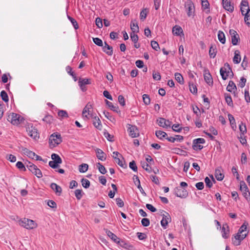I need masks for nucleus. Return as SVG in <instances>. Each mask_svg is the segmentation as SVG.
<instances>
[{
	"mask_svg": "<svg viewBox=\"0 0 250 250\" xmlns=\"http://www.w3.org/2000/svg\"><path fill=\"white\" fill-rule=\"evenodd\" d=\"M171 220V218L169 214L166 212L163 214V218L161 221V224L162 226L164 228L166 229V227L169 221Z\"/></svg>",
	"mask_w": 250,
	"mask_h": 250,
	"instance_id": "ddd939ff",
	"label": "nucleus"
},
{
	"mask_svg": "<svg viewBox=\"0 0 250 250\" xmlns=\"http://www.w3.org/2000/svg\"><path fill=\"white\" fill-rule=\"evenodd\" d=\"M27 168L33 174L35 175L37 177L40 178L42 177V173L40 169L37 167L32 163L29 162L26 165Z\"/></svg>",
	"mask_w": 250,
	"mask_h": 250,
	"instance_id": "39448f33",
	"label": "nucleus"
},
{
	"mask_svg": "<svg viewBox=\"0 0 250 250\" xmlns=\"http://www.w3.org/2000/svg\"><path fill=\"white\" fill-rule=\"evenodd\" d=\"M175 80L181 84H184V79L182 75L179 73H176L175 74Z\"/></svg>",
	"mask_w": 250,
	"mask_h": 250,
	"instance_id": "4c0bfd02",
	"label": "nucleus"
},
{
	"mask_svg": "<svg viewBox=\"0 0 250 250\" xmlns=\"http://www.w3.org/2000/svg\"><path fill=\"white\" fill-rule=\"evenodd\" d=\"M59 164H60V163H59L58 162L51 161L49 162V166L53 168H57Z\"/></svg>",
	"mask_w": 250,
	"mask_h": 250,
	"instance_id": "338daca9",
	"label": "nucleus"
},
{
	"mask_svg": "<svg viewBox=\"0 0 250 250\" xmlns=\"http://www.w3.org/2000/svg\"><path fill=\"white\" fill-rule=\"evenodd\" d=\"M247 236V234H241L237 233L232 238V243L235 246H239L240 245L241 241H242Z\"/></svg>",
	"mask_w": 250,
	"mask_h": 250,
	"instance_id": "9d476101",
	"label": "nucleus"
},
{
	"mask_svg": "<svg viewBox=\"0 0 250 250\" xmlns=\"http://www.w3.org/2000/svg\"><path fill=\"white\" fill-rule=\"evenodd\" d=\"M127 131L129 135L132 138H136L139 136V131L137 127L130 124L127 125Z\"/></svg>",
	"mask_w": 250,
	"mask_h": 250,
	"instance_id": "1a4fd4ad",
	"label": "nucleus"
},
{
	"mask_svg": "<svg viewBox=\"0 0 250 250\" xmlns=\"http://www.w3.org/2000/svg\"><path fill=\"white\" fill-rule=\"evenodd\" d=\"M19 224L20 226L29 229H35L37 227V224L35 221L25 218L20 220Z\"/></svg>",
	"mask_w": 250,
	"mask_h": 250,
	"instance_id": "f03ea898",
	"label": "nucleus"
},
{
	"mask_svg": "<svg viewBox=\"0 0 250 250\" xmlns=\"http://www.w3.org/2000/svg\"><path fill=\"white\" fill-rule=\"evenodd\" d=\"M241 61V57L240 52L236 50L234 52V56L233 59V62L234 63H239Z\"/></svg>",
	"mask_w": 250,
	"mask_h": 250,
	"instance_id": "cd10ccee",
	"label": "nucleus"
},
{
	"mask_svg": "<svg viewBox=\"0 0 250 250\" xmlns=\"http://www.w3.org/2000/svg\"><path fill=\"white\" fill-rule=\"evenodd\" d=\"M93 42L99 46H103L104 44L102 40L99 38H93Z\"/></svg>",
	"mask_w": 250,
	"mask_h": 250,
	"instance_id": "c03bdc74",
	"label": "nucleus"
},
{
	"mask_svg": "<svg viewBox=\"0 0 250 250\" xmlns=\"http://www.w3.org/2000/svg\"><path fill=\"white\" fill-rule=\"evenodd\" d=\"M0 96L1 97L2 100L5 102H7L9 101L8 96L7 94L4 90L1 91L0 93Z\"/></svg>",
	"mask_w": 250,
	"mask_h": 250,
	"instance_id": "a18cd8bd",
	"label": "nucleus"
},
{
	"mask_svg": "<svg viewBox=\"0 0 250 250\" xmlns=\"http://www.w3.org/2000/svg\"><path fill=\"white\" fill-rule=\"evenodd\" d=\"M143 101L145 104L148 105L150 103V99L149 96L147 94H144L143 95Z\"/></svg>",
	"mask_w": 250,
	"mask_h": 250,
	"instance_id": "864d4df0",
	"label": "nucleus"
},
{
	"mask_svg": "<svg viewBox=\"0 0 250 250\" xmlns=\"http://www.w3.org/2000/svg\"><path fill=\"white\" fill-rule=\"evenodd\" d=\"M22 119L23 118L19 114L14 113H11L7 117L8 121L14 125H18L20 124L21 122Z\"/></svg>",
	"mask_w": 250,
	"mask_h": 250,
	"instance_id": "7ed1b4c3",
	"label": "nucleus"
},
{
	"mask_svg": "<svg viewBox=\"0 0 250 250\" xmlns=\"http://www.w3.org/2000/svg\"><path fill=\"white\" fill-rule=\"evenodd\" d=\"M166 119L163 118H160L158 120H157L158 125L161 127H165V122Z\"/></svg>",
	"mask_w": 250,
	"mask_h": 250,
	"instance_id": "052dcab7",
	"label": "nucleus"
},
{
	"mask_svg": "<svg viewBox=\"0 0 250 250\" xmlns=\"http://www.w3.org/2000/svg\"><path fill=\"white\" fill-rule=\"evenodd\" d=\"M239 189L247 200L250 199V191L249 188H239Z\"/></svg>",
	"mask_w": 250,
	"mask_h": 250,
	"instance_id": "c85d7f7f",
	"label": "nucleus"
},
{
	"mask_svg": "<svg viewBox=\"0 0 250 250\" xmlns=\"http://www.w3.org/2000/svg\"><path fill=\"white\" fill-rule=\"evenodd\" d=\"M67 18L69 20V21L72 23V25H73L74 28L75 29H77L79 28L78 24L76 21L73 19V18L70 17L69 15H67Z\"/></svg>",
	"mask_w": 250,
	"mask_h": 250,
	"instance_id": "49530a36",
	"label": "nucleus"
},
{
	"mask_svg": "<svg viewBox=\"0 0 250 250\" xmlns=\"http://www.w3.org/2000/svg\"><path fill=\"white\" fill-rule=\"evenodd\" d=\"M188 16L189 17H193L194 14V5L190 0H187L185 5Z\"/></svg>",
	"mask_w": 250,
	"mask_h": 250,
	"instance_id": "423d86ee",
	"label": "nucleus"
},
{
	"mask_svg": "<svg viewBox=\"0 0 250 250\" xmlns=\"http://www.w3.org/2000/svg\"><path fill=\"white\" fill-rule=\"evenodd\" d=\"M115 161L118 164L120 167H126V165L125 163V161L124 158L123 159L122 158H115Z\"/></svg>",
	"mask_w": 250,
	"mask_h": 250,
	"instance_id": "473e14b6",
	"label": "nucleus"
},
{
	"mask_svg": "<svg viewBox=\"0 0 250 250\" xmlns=\"http://www.w3.org/2000/svg\"><path fill=\"white\" fill-rule=\"evenodd\" d=\"M97 167L98 168L99 171L102 174H105L106 172V170L105 168L101 163H97Z\"/></svg>",
	"mask_w": 250,
	"mask_h": 250,
	"instance_id": "79ce46f5",
	"label": "nucleus"
},
{
	"mask_svg": "<svg viewBox=\"0 0 250 250\" xmlns=\"http://www.w3.org/2000/svg\"><path fill=\"white\" fill-rule=\"evenodd\" d=\"M46 202L47 205L51 208H56L57 207L56 203L53 200H47L45 201Z\"/></svg>",
	"mask_w": 250,
	"mask_h": 250,
	"instance_id": "6e6d98bb",
	"label": "nucleus"
},
{
	"mask_svg": "<svg viewBox=\"0 0 250 250\" xmlns=\"http://www.w3.org/2000/svg\"><path fill=\"white\" fill-rule=\"evenodd\" d=\"M142 224L144 227H147L150 224L149 220L147 218H143L141 221Z\"/></svg>",
	"mask_w": 250,
	"mask_h": 250,
	"instance_id": "774afa93",
	"label": "nucleus"
},
{
	"mask_svg": "<svg viewBox=\"0 0 250 250\" xmlns=\"http://www.w3.org/2000/svg\"><path fill=\"white\" fill-rule=\"evenodd\" d=\"M27 131L28 132V134L29 135V136H30L33 139L36 140L37 138H39L38 130L36 128L33 126L29 127L27 129Z\"/></svg>",
	"mask_w": 250,
	"mask_h": 250,
	"instance_id": "9b49d317",
	"label": "nucleus"
},
{
	"mask_svg": "<svg viewBox=\"0 0 250 250\" xmlns=\"http://www.w3.org/2000/svg\"><path fill=\"white\" fill-rule=\"evenodd\" d=\"M189 89L191 93L195 94L197 92V89L195 85H194L193 84H189Z\"/></svg>",
	"mask_w": 250,
	"mask_h": 250,
	"instance_id": "0e129e2a",
	"label": "nucleus"
},
{
	"mask_svg": "<svg viewBox=\"0 0 250 250\" xmlns=\"http://www.w3.org/2000/svg\"><path fill=\"white\" fill-rule=\"evenodd\" d=\"M234 89H236V86L233 81H230L227 87V90L228 91L231 92Z\"/></svg>",
	"mask_w": 250,
	"mask_h": 250,
	"instance_id": "7c9ffc66",
	"label": "nucleus"
},
{
	"mask_svg": "<svg viewBox=\"0 0 250 250\" xmlns=\"http://www.w3.org/2000/svg\"><path fill=\"white\" fill-rule=\"evenodd\" d=\"M214 175L216 179L218 181H222L224 179V175L221 167H218L215 169Z\"/></svg>",
	"mask_w": 250,
	"mask_h": 250,
	"instance_id": "a211bd4d",
	"label": "nucleus"
},
{
	"mask_svg": "<svg viewBox=\"0 0 250 250\" xmlns=\"http://www.w3.org/2000/svg\"><path fill=\"white\" fill-rule=\"evenodd\" d=\"M183 30L182 28L178 25H175L173 27L172 32L174 35L176 36L180 35V33H182Z\"/></svg>",
	"mask_w": 250,
	"mask_h": 250,
	"instance_id": "c756f323",
	"label": "nucleus"
},
{
	"mask_svg": "<svg viewBox=\"0 0 250 250\" xmlns=\"http://www.w3.org/2000/svg\"><path fill=\"white\" fill-rule=\"evenodd\" d=\"M129 167L132 169L134 171L137 170V167L134 161H132L129 163Z\"/></svg>",
	"mask_w": 250,
	"mask_h": 250,
	"instance_id": "e2e57ef3",
	"label": "nucleus"
},
{
	"mask_svg": "<svg viewBox=\"0 0 250 250\" xmlns=\"http://www.w3.org/2000/svg\"><path fill=\"white\" fill-rule=\"evenodd\" d=\"M225 98L227 104L229 106H231L232 105V100L231 96L227 94H225Z\"/></svg>",
	"mask_w": 250,
	"mask_h": 250,
	"instance_id": "09e8293b",
	"label": "nucleus"
},
{
	"mask_svg": "<svg viewBox=\"0 0 250 250\" xmlns=\"http://www.w3.org/2000/svg\"><path fill=\"white\" fill-rule=\"evenodd\" d=\"M183 137L179 135H176L174 137H167L166 138L167 140L172 143H174L175 141L180 142L183 140Z\"/></svg>",
	"mask_w": 250,
	"mask_h": 250,
	"instance_id": "4be33fe9",
	"label": "nucleus"
},
{
	"mask_svg": "<svg viewBox=\"0 0 250 250\" xmlns=\"http://www.w3.org/2000/svg\"><path fill=\"white\" fill-rule=\"evenodd\" d=\"M93 124L95 127H96L98 129H101V121L98 117L96 116L94 117Z\"/></svg>",
	"mask_w": 250,
	"mask_h": 250,
	"instance_id": "72a5a7b5",
	"label": "nucleus"
},
{
	"mask_svg": "<svg viewBox=\"0 0 250 250\" xmlns=\"http://www.w3.org/2000/svg\"><path fill=\"white\" fill-rule=\"evenodd\" d=\"M174 189V193L177 197L185 198L188 195V192L186 188H175Z\"/></svg>",
	"mask_w": 250,
	"mask_h": 250,
	"instance_id": "f8f14e48",
	"label": "nucleus"
},
{
	"mask_svg": "<svg viewBox=\"0 0 250 250\" xmlns=\"http://www.w3.org/2000/svg\"><path fill=\"white\" fill-rule=\"evenodd\" d=\"M42 121L45 122H46V123H47L50 124L53 121V117H52V116H51L50 115H46L42 119Z\"/></svg>",
	"mask_w": 250,
	"mask_h": 250,
	"instance_id": "4d7b16f0",
	"label": "nucleus"
},
{
	"mask_svg": "<svg viewBox=\"0 0 250 250\" xmlns=\"http://www.w3.org/2000/svg\"><path fill=\"white\" fill-rule=\"evenodd\" d=\"M49 141L50 146L54 147L62 142L61 135L57 133H53L49 137Z\"/></svg>",
	"mask_w": 250,
	"mask_h": 250,
	"instance_id": "20e7f679",
	"label": "nucleus"
},
{
	"mask_svg": "<svg viewBox=\"0 0 250 250\" xmlns=\"http://www.w3.org/2000/svg\"><path fill=\"white\" fill-rule=\"evenodd\" d=\"M88 166L86 164H83L79 166V170L80 172L84 173L88 169Z\"/></svg>",
	"mask_w": 250,
	"mask_h": 250,
	"instance_id": "ea45409f",
	"label": "nucleus"
},
{
	"mask_svg": "<svg viewBox=\"0 0 250 250\" xmlns=\"http://www.w3.org/2000/svg\"><path fill=\"white\" fill-rule=\"evenodd\" d=\"M141 165L142 167L146 171L148 172H150L151 171V167L146 162H141Z\"/></svg>",
	"mask_w": 250,
	"mask_h": 250,
	"instance_id": "3c124183",
	"label": "nucleus"
},
{
	"mask_svg": "<svg viewBox=\"0 0 250 250\" xmlns=\"http://www.w3.org/2000/svg\"><path fill=\"white\" fill-rule=\"evenodd\" d=\"M133 181H134V184H135V186L137 187V188H142L141 186L140 180L138 179V177L137 176H134Z\"/></svg>",
	"mask_w": 250,
	"mask_h": 250,
	"instance_id": "69168bd1",
	"label": "nucleus"
},
{
	"mask_svg": "<svg viewBox=\"0 0 250 250\" xmlns=\"http://www.w3.org/2000/svg\"><path fill=\"white\" fill-rule=\"evenodd\" d=\"M156 136L160 139H163V138H166L167 136V134L163 131L158 130L155 132Z\"/></svg>",
	"mask_w": 250,
	"mask_h": 250,
	"instance_id": "2f4dec72",
	"label": "nucleus"
},
{
	"mask_svg": "<svg viewBox=\"0 0 250 250\" xmlns=\"http://www.w3.org/2000/svg\"><path fill=\"white\" fill-rule=\"evenodd\" d=\"M22 151H23V153L27 155L28 157L32 159H34V158H35V153L31 151V150H29V149H28L27 148H24L22 149Z\"/></svg>",
	"mask_w": 250,
	"mask_h": 250,
	"instance_id": "393cba45",
	"label": "nucleus"
},
{
	"mask_svg": "<svg viewBox=\"0 0 250 250\" xmlns=\"http://www.w3.org/2000/svg\"><path fill=\"white\" fill-rule=\"evenodd\" d=\"M104 45H103V51L109 56H111L113 54L112 47L109 46L106 42H104Z\"/></svg>",
	"mask_w": 250,
	"mask_h": 250,
	"instance_id": "aec40b11",
	"label": "nucleus"
},
{
	"mask_svg": "<svg viewBox=\"0 0 250 250\" xmlns=\"http://www.w3.org/2000/svg\"><path fill=\"white\" fill-rule=\"evenodd\" d=\"M148 12V10L147 8L143 9L140 13V19L141 20H144L147 15V13Z\"/></svg>",
	"mask_w": 250,
	"mask_h": 250,
	"instance_id": "58836bf2",
	"label": "nucleus"
},
{
	"mask_svg": "<svg viewBox=\"0 0 250 250\" xmlns=\"http://www.w3.org/2000/svg\"><path fill=\"white\" fill-rule=\"evenodd\" d=\"M248 225V223L246 222H245L239 229L238 231V233L242 234L244 231L246 230Z\"/></svg>",
	"mask_w": 250,
	"mask_h": 250,
	"instance_id": "de8ad7c7",
	"label": "nucleus"
},
{
	"mask_svg": "<svg viewBox=\"0 0 250 250\" xmlns=\"http://www.w3.org/2000/svg\"><path fill=\"white\" fill-rule=\"evenodd\" d=\"M218 39L219 41L222 43L225 44L226 42L225 35L223 31L219 30L218 32Z\"/></svg>",
	"mask_w": 250,
	"mask_h": 250,
	"instance_id": "bb28decb",
	"label": "nucleus"
},
{
	"mask_svg": "<svg viewBox=\"0 0 250 250\" xmlns=\"http://www.w3.org/2000/svg\"><path fill=\"white\" fill-rule=\"evenodd\" d=\"M222 4L224 9L230 12H233L234 7L230 0H222Z\"/></svg>",
	"mask_w": 250,
	"mask_h": 250,
	"instance_id": "4468645a",
	"label": "nucleus"
},
{
	"mask_svg": "<svg viewBox=\"0 0 250 250\" xmlns=\"http://www.w3.org/2000/svg\"><path fill=\"white\" fill-rule=\"evenodd\" d=\"M229 229L227 224L223 225L222 228V235L224 238H228L229 236Z\"/></svg>",
	"mask_w": 250,
	"mask_h": 250,
	"instance_id": "6ab92c4d",
	"label": "nucleus"
},
{
	"mask_svg": "<svg viewBox=\"0 0 250 250\" xmlns=\"http://www.w3.org/2000/svg\"><path fill=\"white\" fill-rule=\"evenodd\" d=\"M244 21L245 23L248 25H250V12H247V13H245L244 15Z\"/></svg>",
	"mask_w": 250,
	"mask_h": 250,
	"instance_id": "37998d69",
	"label": "nucleus"
},
{
	"mask_svg": "<svg viewBox=\"0 0 250 250\" xmlns=\"http://www.w3.org/2000/svg\"><path fill=\"white\" fill-rule=\"evenodd\" d=\"M239 129L243 134L246 133L247 132L246 126L243 123H241V124L239 125Z\"/></svg>",
	"mask_w": 250,
	"mask_h": 250,
	"instance_id": "13d9d810",
	"label": "nucleus"
},
{
	"mask_svg": "<svg viewBox=\"0 0 250 250\" xmlns=\"http://www.w3.org/2000/svg\"><path fill=\"white\" fill-rule=\"evenodd\" d=\"M106 234L107 236L114 242L116 243H119L120 242V239L117 237V236L107 229H104Z\"/></svg>",
	"mask_w": 250,
	"mask_h": 250,
	"instance_id": "f3484780",
	"label": "nucleus"
},
{
	"mask_svg": "<svg viewBox=\"0 0 250 250\" xmlns=\"http://www.w3.org/2000/svg\"><path fill=\"white\" fill-rule=\"evenodd\" d=\"M151 45L153 49L156 51H158L160 49V47L158 42L156 41H152L151 42Z\"/></svg>",
	"mask_w": 250,
	"mask_h": 250,
	"instance_id": "5fc2aeb1",
	"label": "nucleus"
},
{
	"mask_svg": "<svg viewBox=\"0 0 250 250\" xmlns=\"http://www.w3.org/2000/svg\"><path fill=\"white\" fill-rule=\"evenodd\" d=\"M205 140L203 138H198L194 139L193 141L192 148L194 150H201L203 148V146L201 144H204Z\"/></svg>",
	"mask_w": 250,
	"mask_h": 250,
	"instance_id": "0eeeda50",
	"label": "nucleus"
},
{
	"mask_svg": "<svg viewBox=\"0 0 250 250\" xmlns=\"http://www.w3.org/2000/svg\"><path fill=\"white\" fill-rule=\"evenodd\" d=\"M105 103L107 105H108L111 110L116 112H119L118 107L117 105H114L113 104L107 100H105Z\"/></svg>",
	"mask_w": 250,
	"mask_h": 250,
	"instance_id": "e433bc0d",
	"label": "nucleus"
},
{
	"mask_svg": "<svg viewBox=\"0 0 250 250\" xmlns=\"http://www.w3.org/2000/svg\"><path fill=\"white\" fill-rule=\"evenodd\" d=\"M79 83V86L81 87H82V86L83 85H84L85 84L89 83V80L88 79H80Z\"/></svg>",
	"mask_w": 250,
	"mask_h": 250,
	"instance_id": "8fccbe9b",
	"label": "nucleus"
},
{
	"mask_svg": "<svg viewBox=\"0 0 250 250\" xmlns=\"http://www.w3.org/2000/svg\"><path fill=\"white\" fill-rule=\"evenodd\" d=\"M66 69V72L69 75H70L71 76H72L74 81L76 82L77 80V77H76L75 74L72 71V68L70 66H67L66 67V69Z\"/></svg>",
	"mask_w": 250,
	"mask_h": 250,
	"instance_id": "f704fd0d",
	"label": "nucleus"
},
{
	"mask_svg": "<svg viewBox=\"0 0 250 250\" xmlns=\"http://www.w3.org/2000/svg\"><path fill=\"white\" fill-rule=\"evenodd\" d=\"M51 158L53 161L58 162L59 163H62V159L61 157L57 154L53 153L51 155Z\"/></svg>",
	"mask_w": 250,
	"mask_h": 250,
	"instance_id": "a19ab883",
	"label": "nucleus"
},
{
	"mask_svg": "<svg viewBox=\"0 0 250 250\" xmlns=\"http://www.w3.org/2000/svg\"><path fill=\"white\" fill-rule=\"evenodd\" d=\"M130 38L132 42L136 43L138 41V36L137 34H135V33L132 32L130 34Z\"/></svg>",
	"mask_w": 250,
	"mask_h": 250,
	"instance_id": "bf43d9fd",
	"label": "nucleus"
},
{
	"mask_svg": "<svg viewBox=\"0 0 250 250\" xmlns=\"http://www.w3.org/2000/svg\"><path fill=\"white\" fill-rule=\"evenodd\" d=\"M241 11L242 15L247 13V12H250L249 7V3L247 0H242L241 3Z\"/></svg>",
	"mask_w": 250,
	"mask_h": 250,
	"instance_id": "2eb2a0df",
	"label": "nucleus"
},
{
	"mask_svg": "<svg viewBox=\"0 0 250 250\" xmlns=\"http://www.w3.org/2000/svg\"><path fill=\"white\" fill-rule=\"evenodd\" d=\"M92 109V104L90 103H88L85 105V106L84 107V108L83 109V111L82 112L83 116L88 119V115L90 114V113L91 112V111L90 110Z\"/></svg>",
	"mask_w": 250,
	"mask_h": 250,
	"instance_id": "dca6fc26",
	"label": "nucleus"
},
{
	"mask_svg": "<svg viewBox=\"0 0 250 250\" xmlns=\"http://www.w3.org/2000/svg\"><path fill=\"white\" fill-rule=\"evenodd\" d=\"M204 79L205 81L209 85L212 84L213 80L209 72H205L204 73Z\"/></svg>",
	"mask_w": 250,
	"mask_h": 250,
	"instance_id": "a878e982",
	"label": "nucleus"
},
{
	"mask_svg": "<svg viewBox=\"0 0 250 250\" xmlns=\"http://www.w3.org/2000/svg\"><path fill=\"white\" fill-rule=\"evenodd\" d=\"M130 28L132 32L133 33H137L139 32V26L136 20L131 21L130 23Z\"/></svg>",
	"mask_w": 250,
	"mask_h": 250,
	"instance_id": "5701e85b",
	"label": "nucleus"
},
{
	"mask_svg": "<svg viewBox=\"0 0 250 250\" xmlns=\"http://www.w3.org/2000/svg\"><path fill=\"white\" fill-rule=\"evenodd\" d=\"M229 34L231 37V42L233 45H237L240 41L239 36L236 31L233 29L229 30Z\"/></svg>",
	"mask_w": 250,
	"mask_h": 250,
	"instance_id": "6e6552de",
	"label": "nucleus"
},
{
	"mask_svg": "<svg viewBox=\"0 0 250 250\" xmlns=\"http://www.w3.org/2000/svg\"><path fill=\"white\" fill-rule=\"evenodd\" d=\"M96 156L99 160L103 161L105 160L106 154L100 148H97L96 149Z\"/></svg>",
	"mask_w": 250,
	"mask_h": 250,
	"instance_id": "412c9836",
	"label": "nucleus"
},
{
	"mask_svg": "<svg viewBox=\"0 0 250 250\" xmlns=\"http://www.w3.org/2000/svg\"><path fill=\"white\" fill-rule=\"evenodd\" d=\"M220 72L222 78L224 80L228 77H232L233 75L231 68L228 63H225L224 67L220 69Z\"/></svg>",
	"mask_w": 250,
	"mask_h": 250,
	"instance_id": "f257e3e1",
	"label": "nucleus"
},
{
	"mask_svg": "<svg viewBox=\"0 0 250 250\" xmlns=\"http://www.w3.org/2000/svg\"><path fill=\"white\" fill-rule=\"evenodd\" d=\"M74 193L76 198L78 200H80L82 198L83 195L84 194V192H83L82 189H76Z\"/></svg>",
	"mask_w": 250,
	"mask_h": 250,
	"instance_id": "c9c22d12",
	"label": "nucleus"
},
{
	"mask_svg": "<svg viewBox=\"0 0 250 250\" xmlns=\"http://www.w3.org/2000/svg\"><path fill=\"white\" fill-rule=\"evenodd\" d=\"M205 182L207 187L208 188H211L212 186L213 182L210 180V179L209 177H206V178L205 179Z\"/></svg>",
	"mask_w": 250,
	"mask_h": 250,
	"instance_id": "680f3d73",
	"label": "nucleus"
},
{
	"mask_svg": "<svg viewBox=\"0 0 250 250\" xmlns=\"http://www.w3.org/2000/svg\"><path fill=\"white\" fill-rule=\"evenodd\" d=\"M217 53L216 47L215 45L211 44L209 48V55L210 58H214Z\"/></svg>",
	"mask_w": 250,
	"mask_h": 250,
	"instance_id": "b1692460",
	"label": "nucleus"
},
{
	"mask_svg": "<svg viewBox=\"0 0 250 250\" xmlns=\"http://www.w3.org/2000/svg\"><path fill=\"white\" fill-rule=\"evenodd\" d=\"M81 183L83 188H88L90 186V182L86 179L83 178L81 180Z\"/></svg>",
	"mask_w": 250,
	"mask_h": 250,
	"instance_id": "603ef678",
	"label": "nucleus"
}]
</instances>
